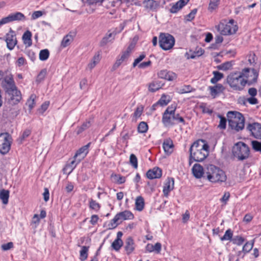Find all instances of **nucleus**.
<instances>
[{"label": "nucleus", "instance_id": "58836bf2", "mask_svg": "<svg viewBox=\"0 0 261 261\" xmlns=\"http://www.w3.org/2000/svg\"><path fill=\"white\" fill-rule=\"evenodd\" d=\"M9 197V192L8 190H3L0 192V199L4 204H7L8 202Z\"/></svg>", "mask_w": 261, "mask_h": 261}, {"label": "nucleus", "instance_id": "864d4df0", "mask_svg": "<svg viewBox=\"0 0 261 261\" xmlns=\"http://www.w3.org/2000/svg\"><path fill=\"white\" fill-rule=\"evenodd\" d=\"M252 148L256 151L261 152V142L257 141H252L251 142Z\"/></svg>", "mask_w": 261, "mask_h": 261}, {"label": "nucleus", "instance_id": "cd10ccee", "mask_svg": "<svg viewBox=\"0 0 261 261\" xmlns=\"http://www.w3.org/2000/svg\"><path fill=\"white\" fill-rule=\"evenodd\" d=\"M163 86V84L159 81H154L150 83L148 86V90L151 92H154L160 89Z\"/></svg>", "mask_w": 261, "mask_h": 261}, {"label": "nucleus", "instance_id": "4be33fe9", "mask_svg": "<svg viewBox=\"0 0 261 261\" xmlns=\"http://www.w3.org/2000/svg\"><path fill=\"white\" fill-rule=\"evenodd\" d=\"M120 222L124 220H132L134 219V215L129 211H124L116 214Z\"/></svg>", "mask_w": 261, "mask_h": 261}, {"label": "nucleus", "instance_id": "ddd939ff", "mask_svg": "<svg viewBox=\"0 0 261 261\" xmlns=\"http://www.w3.org/2000/svg\"><path fill=\"white\" fill-rule=\"evenodd\" d=\"M247 129L255 138L261 139V124L260 123L257 122L249 123L247 126Z\"/></svg>", "mask_w": 261, "mask_h": 261}, {"label": "nucleus", "instance_id": "6ab92c4d", "mask_svg": "<svg viewBox=\"0 0 261 261\" xmlns=\"http://www.w3.org/2000/svg\"><path fill=\"white\" fill-rule=\"evenodd\" d=\"M144 8L149 11H156L159 7V3L154 0H143Z\"/></svg>", "mask_w": 261, "mask_h": 261}, {"label": "nucleus", "instance_id": "c756f323", "mask_svg": "<svg viewBox=\"0 0 261 261\" xmlns=\"http://www.w3.org/2000/svg\"><path fill=\"white\" fill-rule=\"evenodd\" d=\"M121 6L119 0H105L104 7L109 9L112 8H119Z\"/></svg>", "mask_w": 261, "mask_h": 261}, {"label": "nucleus", "instance_id": "0e129e2a", "mask_svg": "<svg viewBox=\"0 0 261 261\" xmlns=\"http://www.w3.org/2000/svg\"><path fill=\"white\" fill-rule=\"evenodd\" d=\"M173 115V119L174 121H177L178 122H180L182 123L183 124H185V121L184 119L180 116L179 114H175V111H174V114Z\"/></svg>", "mask_w": 261, "mask_h": 261}, {"label": "nucleus", "instance_id": "5701e85b", "mask_svg": "<svg viewBox=\"0 0 261 261\" xmlns=\"http://www.w3.org/2000/svg\"><path fill=\"white\" fill-rule=\"evenodd\" d=\"M190 0H179L172 6L170 10L172 13H175L188 4Z\"/></svg>", "mask_w": 261, "mask_h": 261}, {"label": "nucleus", "instance_id": "c9c22d12", "mask_svg": "<svg viewBox=\"0 0 261 261\" xmlns=\"http://www.w3.org/2000/svg\"><path fill=\"white\" fill-rule=\"evenodd\" d=\"M170 101L171 98L169 96L163 95L158 102L153 105L152 107H154L158 104L162 106H166Z\"/></svg>", "mask_w": 261, "mask_h": 261}, {"label": "nucleus", "instance_id": "e2e57ef3", "mask_svg": "<svg viewBox=\"0 0 261 261\" xmlns=\"http://www.w3.org/2000/svg\"><path fill=\"white\" fill-rule=\"evenodd\" d=\"M232 241L234 244L241 245L244 242V239L240 236H237L232 240Z\"/></svg>", "mask_w": 261, "mask_h": 261}, {"label": "nucleus", "instance_id": "f03ea898", "mask_svg": "<svg viewBox=\"0 0 261 261\" xmlns=\"http://www.w3.org/2000/svg\"><path fill=\"white\" fill-rule=\"evenodd\" d=\"M204 178L213 183L221 184L226 180L227 176L222 170L210 165L205 171Z\"/></svg>", "mask_w": 261, "mask_h": 261}, {"label": "nucleus", "instance_id": "1a4fd4ad", "mask_svg": "<svg viewBox=\"0 0 261 261\" xmlns=\"http://www.w3.org/2000/svg\"><path fill=\"white\" fill-rule=\"evenodd\" d=\"M175 43L174 37L169 34L162 33L159 37V44L160 47L164 50H168L172 48Z\"/></svg>", "mask_w": 261, "mask_h": 261}, {"label": "nucleus", "instance_id": "79ce46f5", "mask_svg": "<svg viewBox=\"0 0 261 261\" xmlns=\"http://www.w3.org/2000/svg\"><path fill=\"white\" fill-rule=\"evenodd\" d=\"M49 56V51L47 49L41 50L39 53V59L41 61L46 60Z\"/></svg>", "mask_w": 261, "mask_h": 261}, {"label": "nucleus", "instance_id": "774afa93", "mask_svg": "<svg viewBox=\"0 0 261 261\" xmlns=\"http://www.w3.org/2000/svg\"><path fill=\"white\" fill-rule=\"evenodd\" d=\"M145 57V56L143 54H142L139 56L137 59H136L133 64V66L134 67H136L138 63H139L142 60H143Z\"/></svg>", "mask_w": 261, "mask_h": 261}, {"label": "nucleus", "instance_id": "c03bdc74", "mask_svg": "<svg viewBox=\"0 0 261 261\" xmlns=\"http://www.w3.org/2000/svg\"><path fill=\"white\" fill-rule=\"evenodd\" d=\"M88 247L83 246L80 251V259L81 260H85L88 256Z\"/></svg>", "mask_w": 261, "mask_h": 261}, {"label": "nucleus", "instance_id": "8fccbe9b", "mask_svg": "<svg viewBox=\"0 0 261 261\" xmlns=\"http://www.w3.org/2000/svg\"><path fill=\"white\" fill-rule=\"evenodd\" d=\"M133 131H131L130 132H126L125 133H124V132H122L121 133L122 141L125 143L126 145L128 143L127 140L133 135Z\"/></svg>", "mask_w": 261, "mask_h": 261}, {"label": "nucleus", "instance_id": "49530a36", "mask_svg": "<svg viewBox=\"0 0 261 261\" xmlns=\"http://www.w3.org/2000/svg\"><path fill=\"white\" fill-rule=\"evenodd\" d=\"M91 125V123L90 121H86L80 127H79L77 129V134H80L82 133L84 130L89 128Z\"/></svg>", "mask_w": 261, "mask_h": 261}, {"label": "nucleus", "instance_id": "dca6fc26", "mask_svg": "<svg viewBox=\"0 0 261 261\" xmlns=\"http://www.w3.org/2000/svg\"><path fill=\"white\" fill-rule=\"evenodd\" d=\"M7 23L14 21H24L26 19L25 16L23 14L20 12L12 13L5 17Z\"/></svg>", "mask_w": 261, "mask_h": 261}, {"label": "nucleus", "instance_id": "13d9d810", "mask_svg": "<svg viewBox=\"0 0 261 261\" xmlns=\"http://www.w3.org/2000/svg\"><path fill=\"white\" fill-rule=\"evenodd\" d=\"M89 206L90 208L97 211L100 208V205L96 201L91 199L89 202Z\"/></svg>", "mask_w": 261, "mask_h": 261}, {"label": "nucleus", "instance_id": "a211bd4d", "mask_svg": "<svg viewBox=\"0 0 261 261\" xmlns=\"http://www.w3.org/2000/svg\"><path fill=\"white\" fill-rule=\"evenodd\" d=\"M174 180L173 178H168L164 184L163 192L165 196L167 197L169 193L174 189Z\"/></svg>", "mask_w": 261, "mask_h": 261}, {"label": "nucleus", "instance_id": "473e14b6", "mask_svg": "<svg viewBox=\"0 0 261 261\" xmlns=\"http://www.w3.org/2000/svg\"><path fill=\"white\" fill-rule=\"evenodd\" d=\"M100 61V57L99 55H95L93 57L91 62H90L88 66L87 69L91 70L93 68L95 67V66L99 63Z\"/></svg>", "mask_w": 261, "mask_h": 261}, {"label": "nucleus", "instance_id": "3c124183", "mask_svg": "<svg viewBox=\"0 0 261 261\" xmlns=\"http://www.w3.org/2000/svg\"><path fill=\"white\" fill-rule=\"evenodd\" d=\"M40 223V218L39 215L35 214L31 221V225L34 228H37Z\"/></svg>", "mask_w": 261, "mask_h": 261}, {"label": "nucleus", "instance_id": "bb28decb", "mask_svg": "<svg viewBox=\"0 0 261 261\" xmlns=\"http://www.w3.org/2000/svg\"><path fill=\"white\" fill-rule=\"evenodd\" d=\"M209 89L210 93L213 97H215L218 93L222 92L224 90V87L220 84H217L214 87H210Z\"/></svg>", "mask_w": 261, "mask_h": 261}, {"label": "nucleus", "instance_id": "052dcab7", "mask_svg": "<svg viewBox=\"0 0 261 261\" xmlns=\"http://www.w3.org/2000/svg\"><path fill=\"white\" fill-rule=\"evenodd\" d=\"M46 72H47L46 69L42 70L38 74L37 77L36 81L38 83H40L41 81H42L46 76Z\"/></svg>", "mask_w": 261, "mask_h": 261}, {"label": "nucleus", "instance_id": "a878e982", "mask_svg": "<svg viewBox=\"0 0 261 261\" xmlns=\"http://www.w3.org/2000/svg\"><path fill=\"white\" fill-rule=\"evenodd\" d=\"M163 147L164 151L167 154H171L173 149V144L172 141L170 139L165 140L163 142Z\"/></svg>", "mask_w": 261, "mask_h": 261}, {"label": "nucleus", "instance_id": "6e6d98bb", "mask_svg": "<svg viewBox=\"0 0 261 261\" xmlns=\"http://www.w3.org/2000/svg\"><path fill=\"white\" fill-rule=\"evenodd\" d=\"M104 1L105 0H86V3H87V6H94L97 4L101 6Z\"/></svg>", "mask_w": 261, "mask_h": 261}, {"label": "nucleus", "instance_id": "6e6552de", "mask_svg": "<svg viewBox=\"0 0 261 261\" xmlns=\"http://www.w3.org/2000/svg\"><path fill=\"white\" fill-rule=\"evenodd\" d=\"M12 139L8 133L0 134V153L3 154L7 153L11 148Z\"/></svg>", "mask_w": 261, "mask_h": 261}, {"label": "nucleus", "instance_id": "393cba45", "mask_svg": "<svg viewBox=\"0 0 261 261\" xmlns=\"http://www.w3.org/2000/svg\"><path fill=\"white\" fill-rule=\"evenodd\" d=\"M116 35L115 32H108L106 36L103 37L101 41L100 42V45L103 46L106 45L109 42H112L114 40L115 36Z\"/></svg>", "mask_w": 261, "mask_h": 261}, {"label": "nucleus", "instance_id": "7ed1b4c3", "mask_svg": "<svg viewBox=\"0 0 261 261\" xmlns=\"http://www.w3.org/2000/svg\"><path fill=\"white\" fill-rule=\"evenodd\" d=\"M227 117L228 125L232 129L239 131L244 128L245 119L241 113L230 111L227 113Z\"/></svg>", "mask_w": 261, "mask_h": 261}, {"label": "nucleus", "instance_id": "338daca9", "mask_svg": "<svg viewBox=\"0 0 261 261\" xmlns=\"http://www.w3.org/2000/svg\"><path fill=\"white\" fill-rule=\"evenodd\" d=\"M246 101L251 105H256L258 103V100L255 96H251L246 99Z\"/></svg>", "mask_w": 261, "mask_h": 261}, {"label": "nucleus", "instance_id": "9d476101", "mask_svg": "<svg viewBox=\"0 0 261 261\" xmlns=\"http://www.w3.org/2000/svg\"><path fill=\"white\" fill-rule=\"evenodd\" d=\"M240 72L242 74V77L245 80V85H251L256 82L258 77V73L253 68H246Z\"/></svg>", "mask_w": 261, "mask_h": 261}, {"label": "nucleus", "instance_id": "5fc2aeb1", "mask_svg": "<svg viewBox=\"0 0 261 261\" xmlns=\"http://www.w3.org/2000/svg\"><path fill=\"white\" fill-rule=\"evenodd\" d=\"M144 110V107L142 105H139L138 106L136 110H135L134 113V117L136 118H138L142 115V112Z\"/></svg>", "mask_w": 261, "mask_h": 261}, {"label": "nucleus", "instance_id": "ea45409f", "mask_svg": "<svg viewBox=\"0 0 261 261\" xmlns=\"http://www.w3.org/2000/svg\"><path fill=\"white\" fill-rule=\"evenodd\" d=\"M120 223V221L116 215L114 218L112 219L108 224V228L110 229H114L116 228Z\"/></svg>", "mask_w": 261, "mask_h": 261}, {"label": "nucleus", "instance_id": "f8f14e48", "mask_svg": "<svg viewBox=\"0 0 261 261\" xmlns=\"http://www.w3.org/2000/svg\"><path fill=\"white\" fill-rule=\"evenodd\" d=\"M1 86L5 91L17 88L12 74L10 73H7V71H6V74L2 80Z\"/></svg>", "mask_w": 261, "mask_h": 261}, {"label": "nucleus", "instance_id": "4c0bfd02", "mask_svg": "<svg viewBox=\"0 0 261 261\" xmlns=\"http://www.w3.org/2000/svg\"><path fill=\"white\" fill-rule=\"evenodd\" d=\"M213 74L214 75V77L211 80V82L212 84H216L224 77V74L223 73L217 71H213Z\"/></svg>", "mask_w": 261, "mask_h": 261}, {"label": "nucleus", "instance_id": "72a5a7b5", "mask_svg": "<svg viewBox=\"0 0 261 261\" xmlns=\"http://www.w3.org/2000/svg\"><path fill=\"white\" fill-rule=\"evenodd\" d=\"M220 3V0H210L208 10L212 12L218 8L219 5Z\"/></svg>", "mask_w": 261, "mask_h": 261}, {"label": "nucleus", "instance_id": "09e8293b", "mask_svg": "<svg viewBox=\"0 0 261 261\" xmlns=\"http://www.w3.org/2000/svg\"><path fill=\"white\" fill-rule=\"evenodd\" d=\"M148 129V125L147 123L144 121L141 122L138 126V130L140 133H145Z\"/></svg>", "mask_w": 261, "mask_h": 261}, {"label": "nucleus", "instance_id": "f3484780", "mask_svg": "<svg viewBox=\"0 0 261 261\" xmlns=\"http://www.w3.org/2000/svg\"><path fill=\"white\" fill-rule=\"evenodd\" d=\"M158 75L161 79H165L170 81H173L177 77L175 73L166 70H161L158 72Z\"/></svg>", "mask_w": 261, "mask_h": 261}, {"label": "nucleus", "instance_id": "de8ad7c7", "mask_svg": "<svg viewBox=\"0 0 261 261\" xmlns=\"http://www.w3.org/2000/svg\"><path fill=\"white\" fill-rule=\"evenodd\" d=\"M36 98V96L34 94H32L30 96V98L28 99L26 105L29 107L30 110H32L35 106V99Z\"/></svg>", "mask_w": 261, "mask_h": 261}, {"label": "nucleus", "instance_id": "603ef678", "mask_svg": "<svg viewBox=\"0 0 261 261\" xmlns=\"http://www.w3.org/2000/svg\"><path fill=\"white\" fill-rule=\"evenodd\" d=\"M231 66L232 64L231 63L227 62L219 65L217 67L219 70L226 71L230 69L231 68Z\"/></svg>", "mask_w": 261, "mask_h": 261}, {"label": "nucleus", "instance_id": "423d86ee", "mask_svg": "<svg viewBox=\"0 0 261 261\" xmlns=\"http://www.w3.org/2000/svg\"><path fill=\"white\" fill-rule=\"evenodd\" d=\"M218 30L222 35H229L236 33L238 27L234 21L231 19L226 23H220L218 26Z\"/></svg>", "mask_w": 261, "mask_h": 261}, {"label": "nucleus", "instance_id": "b1692460", "mask_svg": "<svg viewBox=\"0 0 261 261\" xmlns=\"http://www.w3.org/2000/svg\"><path fill=\"white\" fill-rule=\"evenodd\" d=\"M125 250L127 254H130L135 249L134 241L131 237L127 238L125 241Z\"/></svg>", "mask_w": 261, "mask_h": 261}, {"label": "nucleus", "instance_id": "bf43d9fd", "mask_svg": "<svg viewBox=\"0 0 261 261\" xmlns=\"http://www.w3.org/2000/svg\"><path fill=\"white\" fill-rule=\"evenodd\" d=\"M129 162L131 165L137 169L138 167V160L136 155L134 154H131L129 157Z\"/></svg>", "mask_w": 261, "mask_h": 261}, {"label": "nucleus", "instance_id": "680f3d73", "mask_svg": "<svg viewBox=\"0 0 261 261\" xmlns=\"http://www.w3.org/2000/svg\"><path fill=\"white\" fill-rule=\"evenodd\" d=\"M218 117L220 119L218 127L221 129H225L226 125V119L221 115H219Z\"/></svg>", "mask_w": 261, "mask_h": 261}, {"label": "nucleus", "instance_id": "69168bd1", "mask_svg": "<svg viewBox=\"0 0 261 261\" xmlns=\"http://www.w3.org/2000/svg\"><path fill=\"white\" fill-rule=\"evenodd\" d=\"M197 12L196 9H194L191 11V12L187 15V20L189 21H192L195 16V15Z\"/></svg>", "mask_w": 261, "mask_h": 261}, {"label": "nucleus", "instance_id": "2eb2a0df", "mask_svg": "<svg viewBox=\"0 0 261 261\" xmlns=\"http://www.w3.org/2000/svg\"><path fill=\"white\" fill-rule=\"evenodd\" d=\"M6 42L7 47L10 49H13L17 43L16 37L15 33L13 31H10L6 36Z\"/></svg>", "mask_w": 261, "mask_h": 261}, {"label": "nucleus", "instance_id": "0eeeda50", "mask_svg": "<svg viewBox=\"0 0 261 261\" xmlns=\"http://www.w3.org/2000/svg\"><path fill=\"white\" fill-rule=\"evenodd\" d=\"M176 109V106L174 105L167 107L163 114L162 121L166 127L173 126L175 124L174 120L173 119L174 111Z\"/></svg>", "mask_w": 261, "mask_h": 261}, {"label": "nucleus", "instance_id": "2f4dec72", "mask_svg": "<svg viewBox=\"0 0 261 261\" xmlns=\"http://www.w3.org/2000/svg\"><path fill=\"white\" fill-rule=\"evenodd\" d=\"M78 164L79 163H76V162L75 160H72L69 164L66 165L65 167L64 168V173L67 174L68 175L76 167V165Z\"/></svg>", "mask_w": 261, "mask_h": 261}, {"label": "nucleus", "instance_id": "e433bc0d", "mask_svg": "<svg viewBox=\"0 0 261 261\" xmlns=\"http://www.w3.org/2000/svg\"><path fill=\"white\" fill-rule=\"evenodd\" d=\"M73 40V37L70 35L68 34L65 36L61 42V46L63 47H66L68 46Z\"/></svg>", "mask_w": 261, "mask_h": 261}, {"label": "nucleus", "instance_id": "20e7f679", "mask_svg": "<svg viewBox=\"0 0 261 261\" xmlns=\"http://www.w3.org/2000/svg\"><path fill=\"white\" fill-rule=\"evenodd\" d=\"M240 72L230 73L226 78V83L233 90L241 91L245 86V82Z\"/></svg>", "mask_w": 261, "mask_h": 261}, {"label": "nucleus", "instance_id": "aec40b11", "mask_svg": "<svg viewBox=\"0 0 261 261\" xmlns=\"http://www.w3.org/2000/svg\"><path fill=\"white\" fill-rule=\"evenodd\" d=\"M162 176V170L158 167H154L149 170L146 173V176L148 178L152 179L158 178Z\"/></svg>", "mask_w": 261, "mask_h": 261}, {"label": "nucleus", "instance_id": "a19ab883", "mask_svg": "<svg viewBox=\"0 0 261 261\" xmlns=\"http://www.w3.org/2000/svg\"><path fill=\"white\" fill-rule=\"evenodd\" d=\"M132 50V47L131 46H129L126 50L124 51L122 54L121 55V57L119 58L121 61H122L123 62H124L125 60H126L129 57L130 53Z\"/></svg>", "mask_w": 261, "mask_h": 261}, {"label": "nucleus", "instance_id": "4468645a", "mask_svg": "<svg viewBox=\"0 0 261 261\" xmlns=\"http://www.w3.org/2000/svg\"><path fill=\"white\" fill-rule=\"evenodd\" d=\"M90 143L80 148L74 155L73 159L76 163H80L87 155L89 152Z\"/></svg>", "mask_w": 261, "mask_h": 261}, {"label": "nucleus", "instance_id": "412c9836", "mask_svg": "<svg viewBox=\"0 0 261 261\" xmlns=\"http://www.w3.org/2000/svg\"><path fill=\"white\" fill-rule=\"evenodd\" d=\"M192 173L193 175L197 178H200L201 177L204 178L205 172L203 171V169L202 166L198 164H195L192 169Z\"/></svg>", "mask_w": 261, "mask_h": 261}, {"label": "nucleus", "instance_id": "7c9ffc66", "mask_svg": "<svg viewBox=\"0 0 261 261\" xmlns=\"http://www.w3.org/2000/svg\"><path fill=\"white\" fill-rule=\"evenodd\" d=\"M32 33L29 31H27L22 35V40L26 47H29L32 45Z\"/></svg>", "mask_w": 261, "mask_h": 261}, {"label": "nucleus", "instance_id": "c85d7f7f", "mask_svg": "<svg viewBox=\"0 0 261 261\" xmlns=\"http://www.w3.org/2000/svg\"><path fill=\"white\" fill-rule=\"evenodd\" d=\"M112 181L117 184L120 185L124 183L126 181V178L120 174L112 173L111 175Z\"/></svg>", "mask_w": 261, "mask_h": 261}, {"label": "nucleus", "instance_id": "39448f33", "mask_svg": "<svg viewBox=\"0 0 261 261\" xmlns=\"http://www.w3.org/2000/svg\"><path fill=\"white\" fill-rule=\"evenodd\" d=\"M233 155L239 160H244L249 156L250 149L249 147L244 143L239 142L237 143L232 148Z\"/></svg>", "mask_w": 261, "mask_h": 261}, {"label": "nucleus", "instance_id": "f257e3e1", "mask_svg": "<svg viewBox=\"0 0 261 261\" xmlns=\"http://www.w3.org/2000/svg\"><path fill=\"white\" fill-rule=\"evenodd\" d=\"M209 146L202 140L194 142L189 149V164L193 162H200L204 161L208 155Z\"/></svg>", "mask_w": 261, "mask_h": 261}, {"label": "nucleus", "instance_id": "9b49d317", "mask_svg": "<svg viewBox=\"0 0 261 261\" xmlns=\"http://www.w3.org/2000/svg\"><path fill=\"white\" fill-rule=\"evenodd\" d=\"M5 92L8 95V102L10 105L14 106L18 104L22 98L21 92L17 88L7 90Z\"/></svg>", "mask_w": 261, "mask_h": 261}, {"label": "nucleus", "instance_id": "f704fd0d", "mask_svg": "<svg viewBox=\"0 0 261 261\" xmlns=\"http://www.w3.org/2000/svg\"><path fill=\"white\" fill-rule=\"evenodd\" d=\"M136 208L139 211H141L144 207V201L142 196H138L135 201Z\"/></svg>", "mask_w": 261, "mask_h": 261}, {"label": "nucleus", "instance_id": "4d7b16f0", "mask_svg": "<svg viewBox=\"0 0 261 261\" xmlns=\"http://www.w3.org/2000/svg\"><path fill=\"white\" fill-rule=\"evenodd\" d=\"M253 242H247L243 247V251L245 253L249 252L253 248Z\"/></svg>", "mask_w": 261, "mask_h": 261}, {"label": "nucleus", "instance_id": "37998d69", "mask_svg": "<svg viewBox=\"0 0 261 261\" xmlns=\"http://www.w3.org/2000/svg\"><path fill=\"white\" fill-rule=\"evenodd\" d=\"M233 236V232L230 229H227L224 235L220 238L221 241H223L225 240L232 241V238Z\"/></svg>", "mask_w": 261, "mask_h": 261}, {"label": "nucleus", "instance_id": "a18cd8bd", "mask_svg": "<svg viewBox=\"0 0 261 261\" xmlns=\"http://www.w3.org/2000/svg\"><path fill=\"white\" fill-rule=\"evenodd\" d=\"M123 245L121 239H116L112 244V248L116 251L119 250Z\"/></svg>", "mask_w": 261, "mask_h": 261}]
</instances>
